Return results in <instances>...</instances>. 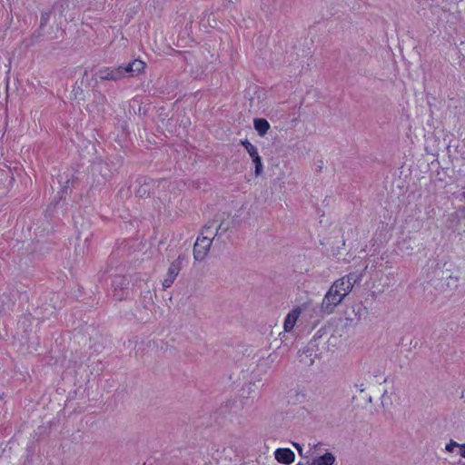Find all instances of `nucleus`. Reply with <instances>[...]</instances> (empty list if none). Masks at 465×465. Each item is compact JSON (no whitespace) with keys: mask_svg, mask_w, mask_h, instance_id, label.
I'll use <instances>...</instances> for the list:
<instances>
[{"mask_svg":"<svg viewBox=\"0 0 465 465\" xmlns=\"http://www.w3.org/2000/svg\"><path fill=\"white\" fill-rule=\"evenodd\" d=\"M430 282L435 290L445 292L458 288L459 277L450 274L449 270L444 271L437 266L434 271V276Z\"/></svg>","mask_w":465,"mask_h":465,"instance_id":"nucleus-1","label":"nucleus"},{"mask_svg":"<svg viewBox=\"0 0 465 465\" xmlns=\"http://www.w3.org/2000/svg\"><path fill=\"white\" fill-rule=\"evenodd\" d=\"M346 295L345 293H339L338 291H334V289L330 287L321 303V312L327 315L332 313L336 306L342 302Z\"/></svg>","mask_w":465,"mask_h":465,"instance_id":"nucleus-2","label":"nucleus"},{"mask_svg":"<svg viewBox=\"0 0 465 465\" xmlns=\"http://www.w3.org/2000/svg\"><path fill=\"white\" fill-rule=\"evenodd\" d=\"M111 285L114 298L117 301H123L128 293V279L123 275H115Z\"/></svg>","mask_w":465,"mask_h":465,"instance_id":"nucleus-3","label":"nucleus"},{"mask_svg":"<svg viewBox=\"0 0 465 465\" xmlns=\"http://www.w3.org/2000/svg\"><path fill=\"white\" fill-rule=\"evenodd\" d=\"M185 260L184 254H180L176 260H174L169 266L165 279L163 281V289L171 287L175 278L178 276L182 262Z\"/></svg>","mask_w":465,"mask_h":465,"instance_id":"nucleus-4","label":"nucleus"},{"mask_svg":"<svg viewBox=\"0 0 465 465\" xmlns=\"http://www.w3.org/2000/svg\"><path fill=\"white\" fill-rule=\"evenodd\" d=\"M213 238H209L208 236L198 237L194 245H193V257L196 261H203L212 245Z\"/></svg>","mask_w":465,"mask_h":465,"instance_id":"nucleus-5","label":"nucleus"},{"mask_svg":"<svg viewBox=\"0 0 465 465\" xmlns=\"http://www.w3.org/2000/svg\"><path fill=\"white\" fill-rule=\"evenodd\" d=\"M240 144L246 149L255 165V176H260L262 173L263 166L262 163V158L258 153L257 148L247 139L241 140Z\"/></svg>","mask_w":465,"mask_h":465,"instance_id":"nucleus-6","label":"nucleus"},{"mask_svg":"<svg viewBox=\"0 0 465 465\" xmlns=\"http://www.w3.org/2000/svg\"><path fill=\"white\" fill-rule=\"evenodd\" d=\"M135 183L139 185L135 193L140 198L149 197L155 187V181L145 176L137 178Z\"/></svg>","mask_w":465,"mask_h":465,"instance_id":"nucleus-7","label":"nucleus"},{"mask_svg":"<svg viewBox=\"0 0 465 465\" xmlns=\"http://www.w3.org/2000/svg\"><path fill=\"white\" fill-rule=\"evenodd\" d=\"M274 457L279 463L289 465L294 461L295 454L289 448H279L275 450Z\"/></svg>","mask_w":465,"mask_h":465,"instance_id":"nucleus-8","label":"nucleus"},{"mask_svg":"<svg viewBox=\"0 0 465 465\" xmlns=\"http://www.w3.org/2000/svg\"><path fill=\"white\" fill-rule=\"evenodd\" d=\"M98 75L101 80H111L118 81L122 78L121 71L119 67L116 68H104L98 72Z\"/></svg>","mask_w":465,"mask_h":465,"instance_id":"nucleus-9","label":"nucleus"},{"mask_svg":"<svg viewBox=\"0 0 465 465\" xmlns=\"http://www.w3.org/2000/svg\"><path fill=\"white\" fill-rule=\"evenodd\" d=\"M301 312H302L301 308L297 307V308L292 310L287 314L285 321H284V324H283L285 331H291L293 329L299 316L301 315Z\"/></svg>","mask_w":465,"mask_h":465,"instance_id":"nucleus-10","label":"nucleus"},{"mask_svg":"<svg viewBox=\"0 0 465 465\" xmlns=\"http://www.w3.org/2000/svg\"><path fill=\"white\" fill-rule=\"evenodd\" d=\"M335 456L331 452H326L320 457L313 458L311 460H308L306 464L308 465H333L335 462Z\"/></svg>","mask_w":465,"mask_h":465,"instance_id":"nucleus-11","label":"nucleus"},{"mask_svg":"<svg viewBox=\"0 0 465 465\" xmlns=\"http://www.w3.org/2000/svg\"><path fill=\"white\" fill-rule=\"evenodd\" d=\"M465 219V206L458 208L453 213L450 214L448 223L450 228L458 226Z\"/></svg>","mask_w":465,"mask_h":465,"instance_id":"nucleus-12","label":"nucleus"},{"mask_svg":"<svg viewBox=\"0 0 465 465\" xmlns=\"http://www.w3.org/2000/svg\"><path fill=\"white\" fill-rule=\"evenodd\" d=\"M362 274L357 272H351L342 277L346 282L345 294H349L352 290L353 286L361 281Z\"/></svg>","mask_w":465,"mask_h":465,"instance_id":"nucleus-13","label":"nucleus"},{"mask_svg":"<svg viewBox=\"0 0 465 465\" xmlns=\"http://www.w3.org/2000/svg\"><path fill=\"white\" fill-rule=\"evenodd\" d=\"M254 129L259 135L263 136L270 129L269 122L264 118H256L253 121Z\"/></svg>","mask_w":465,"mask_h":465,"instance_id":"nucleus-14","label":"nucleus"},{"mask_svg":"<svg viewBox=\"0 0 465 465\" xmlns=\"http://www.w3.org/2000/svg\"><path fill=\"white\" fill-rule=\"evenodd\" d=\"M51 14H52V10L43 11L41 13L40 25L38 27V35H45V26L49 22Z\"/></svg>","mask_w":465,"mask_h":465,"instance_id":"nucleus-15","label":"nucleus"},{"mask_svg":"<svg viewBox=\"0 0 465 465\" xmlns=\"http://www.w3.org/2000/svg\"><path fill=\"white\" fill-rule=\"evenodd\" d=\"M83 230L78 232L77 240H84V242H88L90 238L93 236V232L89 230V223L82 224Z\"/></svg>","mask_w":465,"mask_h":465,"instance_id":"nucleus-16","label":"nucleus"},{"mask_svg":"<svg viewBox=\"0 0 465 465\" xmlns=\"http://www.w3.org/2000/svg\"><path fill=\"white\" fill-rule=\"evenodd\" d=\"M134 75L141 74L145 68V63L139 59L131 62Z\"/></svg>","mask_w":465,"mask_h":465,"instance_id":"nucleus-17","label":"nucleus"},{"mask_svg":"<svg viewBox=\"0 0 465 465\" xmlns=\"http://www.w3.org/2000/svg\"><path fill=\"white\" fill-rule=\"evenodd\" d=\"M331 288L334 289V291H338L339 293H345V289H347L346 282L342 278L338 279L331 284Z\"/></svg>","mask_w":465,"mask_h":465,"instance_id":"nucleus-18","label":"nucleus"},{"mask_svg":"<svg viewBox=\"0 0 465 465\" xmlns=\"http://www.w3.org/2000/svg\"><path fill=\"white\" fill-rule=\"evenodd\" d=\"M119 70L121 71L122 77H124L125 74H128L129 76H134V71L131 62L128 63L126 65H119Z\"/></svg>","mask_w":465,"mask_h":465,"instance_id":"nucleus-19","label":"nucleus"},{"mask_svg":"<svg viewBox=\"0 0 465 465\" xmlns=\"http://www.w3.org/2000/svg\"><path fill=\"white\" fill-rule=\"evenodd\" d=\"M455 447H460V444L451 440L450 443L446 445L445 449L447 451L452 452Z\"/></svg>","mask_w":465,"mask_h":465,"instance_id":"nucleus-20","label":"nucleus"},{"mask_svg":"<svg viewBox=\"0 0 465 465\" xmlns=\"http://www.w3.org/2000/svg\"><path fill=\"white\" fill-rule=\"evenodd\" d=\"M213 226V223H211L210 224H206L203 229V232H202V234H203L204 232H208V231Z\"/></svg>","mask_w":465,"mask_h":465,"instance_id":"nucleus-21","label":"nucleus"},{"mask_svg":"<svg viewBox=\"0 0 465 465\" xmlns=\"http://www.w3.org/2000/svg\"><path fill=\"white\" fill-rule=\"evenodd\" d=\"M292 444L295 447V449L297 450V451L299 452V454L302 455V448L301 444L296 443V442H293Z\"/></svg>","mask_w":465,"mask_h":465,"instance_id":"nucleus-22","label":"nucleus"},{"mask_svg":"<svg viewBox=\"0 0 465 465\" xmlns=\"http://www.w3.org/2000/svg\"><path fill=\"white\" fill-rule=\"evenodd\" d=\"M460 454L462 458H465V443L460 445Z\"/></svg>","mask_w":465,"mask_h":465,"instance_id":"nucleus-23","label":"nucleus"},{"mask_svg":"<svg viewBox=\"0 0 465 465\" xmlns=\"http://www.w3.org/2000/svg\"><path fill=\"white\" fill-rule=\"evenodd\" d=\"M42 35H38V29L32 34V38L33 39L39 38Z\"/></svg>","mask_w":465,"mask_h":465,"instance_id":"nucleus-24","label":"nucleus"},{"mask_svg":"<svg viewBox=\"0 0 465 465\" xmlns=\"http://www.w3.org/2000/svg\"><path fill=\"white\" fill-rule=\"evenodd\" d=\"M100 165H101V171L103 170V168H106V169L108 168L107 163H101Z\"/></svg>","mask_w":465,"mask_h":465,"instance_id":"nucleus-25","label":"nucleus"},{"mask_svg":"<svg viewBox=\"0 0 465 465\" xmlns=\"http://www.w3.org/2000/svg\"><path fill=\"white\" fill-rule=\"evenodd\" d=\"M66 192H67V187L66 186L63 187L62 188V193H66Z\"/></svg>","mask_w":465,"mask_h":465,"instance_id":"nucleus-26","label":"nucleus"},{"mask_svg":"<svg viewBox=\"0 0 465 465\" xmlns=\"http://www.w3.org/2000/svg\"><path fill=\"white\" fill-rule=\"evenodd\" d=\"M359 389H360V391L362 392V391H364L363 384H361V385L359 386Z\"/></svg>","mask_w":465,"mask_h":465,"instance_id":"nucleus-27","label":"nucleus"}]
</instances>
